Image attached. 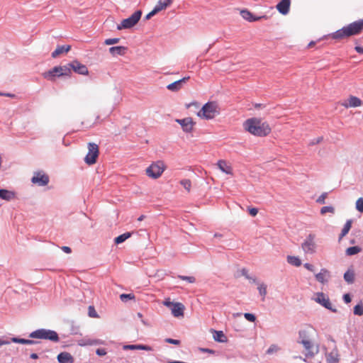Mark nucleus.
<instances>
[{"instance_id": "obj_12", "label": "nucleus", "mask_w": 363, "mask_h": 363, "mask_svg": "<svg viewBox=\"0 0 363 363\" xmlns=\"http://www.w3.org/2000/svg\"><path fill=\"white\" fill-rule=\"evenodd\" d=\"M31 182L38 186H43L49 183V177L42 171L36 172L34 173Z\"/></svg>"}, {"instance_id": "obj_27", "label": "nucleus", "mask_w": 363, "mask_h": 363, "mask_svg": "<svg viewBox=\"0 0 363 363\" xmlns=\"http://www.w3.org/2000/svg\"><path fill=\"white\" fill-rule=\"evenodd\" d=\"M127 48L124 46H115L109 48V52L113 55H123Z\"/></svg>"}, {"instance_id": "obj_50", "label": "nucleus", "mask_w": 363, "mask_h": 363, "mask_svg": "<svg viewBox=\"0 0 363 363\" xmlns=\"http://www.w3.org/2000/svg\"><path fill=\"white\" fill-rule=\"evenodd\" d=\"M244 317L250 322H255L256 320L255 315L252 313H245Z\"/></svg>"}, {"instance_id": "obj_29", "label": "nucleus", "mask_w": 363, "mask_h": 363, "mask_svg": "<svg viewBox=\"0 0 363 363\" xmlns=\"http://www.w3.org/2000/svg\"><path fill=\"white\" fill-rule=\"evenodd\" d=\"M298 342L301 343V345H303V346L307 351L308 353L306 355H308V354H311V356L313 355V353L311 352V350L313 348V345L310 339H303L301 340H299Z\"/></svg>"}, {"instance_id": "obj_46", "label": "nucleus", "mask_w": 363, "mask_h": 363, "mask_svg": "<svg viewBox=\"0 0 363 363\" xmlns=\"http://www.w3.org/2000/svg\"><path fill=\"white\" fill-rule=\"evenodd\" d=\"M279 350V347L277 345H271L270 347L267 350V354H272L274 352H277Z\"/></svg>"}, {"instance_id": "obj_25", "label": "nucleus", "mask_w": 363, "mask_h": 363, "mask_svg": "<svg viewBox=\"0 0 363 363\" xmlns=\"http://www.w3.org/2000/svg\"><path fill=\"white\" fill-rule=\"evenodd\" d=\"M124 350H143L146 351H152V348L146 345H127L123 347Z\"/></svg>"}, {"instance_id": "obj_23", "label": "nucleus", "mask_w": 363, "mask_h": 363, "mask_svg": "<svg viewBox=\"0 0 363 363\" xmlns=\"http://www.w3.org/2000/svg\"><path fill=\"white\" fill-rule=\"evenodd\" d=\"M0 198L7 201H11L16 198V193L7 189H0Z\"/></svg>"}, {"instance_id": "obj_39", "label": "nucleus", "mask_w": 363, "mask_h": 363, "mask_svg": "<svg viewBox=\"0 0 363 363\" xmlns=\"http://www.w3.org/2000/svg\"><path fill=\"white\" fill-rule=\"evenodd\" d=\"M180 184L188 192L190 191L191 188V182L189 179H182L180 181Z\"/></svg>"}, {"instance_id": "obj_8", "label": "nucleus", "mask_w": 363, "mask_h": 363, "mask_svg": "<svg viewBox=\"0 0 363 363\" xmlns=\"http://www.w3.org/2000/svg\"><path fill=\"white\" fill-rule=\"evenodd\" d=\"M315 235L310 233L301 244V248L305 254L313 255L316 252Z\"/></svg>"}, {"instance_id": "obj_38", "label": "nucleus", "mask_w": 363, "mask_h": 363, "mask_svg": "<svg viewBox=\"0 0 363 363\" xmlns=\"http://www.w3.org/2000/svg\"><path fill=\"white\" fill-rule=\"evenodd\" d=\"M361 251V248L358 246L348 247L346 250V255L348 256L354 255Z\"/></svg>"}, {"instance_id": "obj_20", "label": "nucleus", "mask_w": 363, "mask_h": 363, "mask_svg": "<svg viewBox=\"0 0 363 363\" xmlns=\"http://www.w3.org/2000/svg\"><path fill=\"white\" fill-rule=\"evenodd\" d=\"M189 79V77H184L182 79H179L172 84H168L167 86V88L168 90L171 91H177L182 89L183 84L186 82Z\"/></svg>"}, {"instance_id": "obj_55", "label": "nucleus", "mask_w": 363, "mask_h": 363, "mask_svg": "<svg viewBox=\"0 0 363 363\" xmlns=\"http://www.w3.org/2000/svg\"><path fill=\"white\" fill-rule=\"evenodd\" d=\"M158 11L154 8L152 11H150L149 13H147L145 16V18L147 20L151 18L153 16H155L156 13H157Z\"/></svg>"}, {"instance_id": "obj_47", "label": "nucleus", "mask_w": 363, "mask_h": 363, "mask_svg": "<svg viewBox=\"0 0 363 363\" xmlns=\"http://www.w3.org/2000/svg\"><path fill=\"white\" fill-rule=\"evenodd\" d=\"M328 197V193H323L316 200V202L320 204H324L325 203V199Z\"/></svg>"}, {"instance_id": "obj_52", "label": "nucleus", "mask_w": 363, "mask_h": 363, "mask_svg": "<svg viewBox=\"0 0 363 363\" xmlns=\"http://www.w3.org/2000/svg\"><path fill=\"white\" fill-rule=\"evenodd\" d=\"M165 342L170 343V344L176 345H178L180 344V341L179 340H175V339H172V338L165 339Z\"/></svg>"}, {"instance_id": "obj_45", "label": "nucleus", "mask_w": 363, "mask_h": 363, "mask_svg": "<svg viewBox=\"0 0 363 363\" xmlns=\"http://www.w3.org/2000/svg\"><path fill=\"white\" fill-rule=\"evenodd\" d=\"M356 209L360 212L363 213V198H359L356 201Z\"/></svg>"}, {"instance_id": "obj_58", "label": "nucleus", "mask_w": 363, "mask_h": 363, "mask_svg": "<svg viewBox=\"0 0 363 363\" xmlns=\"http://www.w3.org/2000/svg\"><path fill=\"white\" fill-rule=\"evenodd\" d=\"M303 266H304V267L306 269H308V270H309L311 272H313L314 271V266L313 264H311L305 263Z\"/></svg>"}, {"instance_id": "obj_1", "label": "nucleus", "mask_w": 363, "mask_h": 363, "mask_svg": "<svg viewBox=\"0 0 363 363\" xmlns=\"http://www.w3.org/2000/svg\"><path fill=\"white\" fill-rule=\"evenodd\" d=\"M243 128L250 134L257 137L268 135L272 129L267 122L259 118H250L243 123Z\"/></svg>"}, {"instance_id": "obj_5", "label": "nucleus", "mask_w": 363, "mask_h": 363, "mask_svg": "<svg viewBox=\"0 0 363 363\" xmlns=\"http://www.w3.org/2000/svg\"><path fill=\"white\" fill-rule=\"evenodd\" d=\"M29 337L48 340L54 342H57L60 340L58 334L55 331L44 328L38 329L30 333Z\"/></svg>"}, {"instance_id": "obj_28", "label": "nucleus", "mask_w": 363, "mask_h": 363, "mask_svg": "<svg viewBox=\"0 0 363 363\" xmlns=\"http://www.w3.org/2000/svg\"><path fill=\"white\" fill-rule=\"evenodd\" d=\"M71 48L70 45H62L58 46L52 52V57L53 58L57 57L60 55L62 54L63 52H67L69 51Z\"/></svg>"}, {"instance_id": "obj_36", "label": "nucleus", "mask_w": 363, "mask_h": 363, "mask_svg": "<svg viewBox=\"0 0 363 363\" xmlns=\"http://www.w3.org/2000/svg\"><path fill=\"white\" fill-rule=\"evenodd\" d=\"M257 289L259 295L262 296V301H264L267 294V285L264 283L258 284Z\"/></svg>"}, {"instance_id": "obj_35", "label": "nucleus", "mask_w": 363, "mask_h": 363, "mask_svg": "<svg viewBox=\"0 0 363 363\" xmlns=\"http://www.w3.org/2000/svg\"><path fill=\"white\" fill-rule=\"evenodd\" d=\"M131 236L130 233H125L115 238V243L116 244H121L125 241L127 239H128Z\"/></svg>"}, {"instance_id": "obj_7", "label": "nucleus", "mask_w": 363, "mask_h": 363, "mask_svg": "<svg viewBox=\"0 0 363 363\" xmlns=\"http://www.w3.org/2000/svg\"><path fill=\"white\" fill-rule=\"evenodd\" d=\"M142 16V11L138 10L135 11L129 18L123 19L120 24L117 26V29H129L135 26L140 21Z\"/></svg>"}, {"instance_id": "obj_42", "label": "nucleus", "mask_w": 363, "mask_h": 363, "mask_svg": "<svg viewBox=\"0 0 363 363\" xmlns=\"http://www.w3.org/2000/svg\"><path fill=\"white\" fill-rule=\"evenodd\" d=\"M178 278L182 279V280L186 281H188L189 283H191V284L194 283L196 281V278L194 277H192V276L179 275Z\"/></svg>"}, {"instance_id": "obj_3", "label": "nucleus", "mask_w": 363, "mask_h": 363, "mask_svg": "<svg viewBox=\"0 0 363 363\" xmlns=\"http://www.w3.org/2000/svg\"><path fill=\"white\" fill-rule=\"evenodd\" d=\"M219 113L220 108L218 103L216 101H208L202 106L197 116L202 119L211 120Z\"/></svg>"}, {"instance_id": "obj_19", "label": "nucleus", "mask_w": 363, "mask_h": 363, "mask_svg": "<svg viewBox=\"0 0 363 363\" xmlns=\"http://www.w3.org/2000/svg\"><path fill=\"white\" fill-rule=\"evenodd\" d=\"M185 307L182 303L177 302L172 308L171 311L172 315L176 318L184 316V311Z\"/></svg>"}, {"instance_id": "obj_34", "label": "nucleus", "mask_w": 363, "mask_h": 363, "mask_svg": "<svg viewBox=\"0 0 363 363\" xmlns=\"http://www.w3.org/2000/svg\"><path fill=\"white\" fill-rule=\"evenodd\" d=\"M351 227H352V220H347V222L345 223L343 228L342 229L341 233L340 235V237H339L340 240L348 233Z\"/></svg>"}, {"instance_id": "obj_61", "label": "nucleus", "mask_w": 363, "mask_h": 363, "mask_svg": "<svg viewBox=\"0 0 363 363\" xmlns=\"http://www.w3.org/2000/svg\"><path fill=\"white\" fill-rule=\"evenodd\" d=\"M11 341H9V340L0 339V347L5 345H9Z\"/></svg>"}, {"instance_id": "obj_59", "label": "nucleus", "mask_w": 363, "mask_h": 363, "mask_svg": "<svg viewBox=\"0 0 363 363\" xmlns=\"http://www.w3.org/2000/svg\"><path fill=\"white\" fill-rule=\"evenodd\" d=\"M199 350L203 352H207V353H209V354H215V351L211 350V349H208V348H199Z\"/></svg>"}, {"instance_id": "obj_51", "label": "nucleus", "mask_w": 363, "mask_h": 363, "mask_svg": "<svg viewBox=\"0 0 363 363\" xmlns=\"http://www.w3.org/2000/svg\"><path fill=\"white\" fill-rule=\"evenodd\" d=\"M298 335H299L300 340H301L303 339H309V337L307 335V333L305 330L299 331Z\"/></svg>"}, {"instance_id": "obj_44", "label": "nucleus", "mask_w": 363, "mask_h": 363, "mask_svg": "<svg viewBox=\"0 0 363 363\" xmlns=\"http://www.w3.org/2000/svg\"><path fill=\"white\" fill-rule=\"evenodd\" d=\"M334 212H335V208L333 206H323L320 209V213L322 215H324L326 213H334Z\"/></svg>"}, {"instance_id": "obj_30", "label": "nucleus", "mask_w": 363, "mask_h": 363, "mask_svg": "<svg viewBox=\"0 0 363 363\" xmlns=\"http://www.w3.org/2000/svg\"><path fill=\"white\" fill-rule=\"evenodd\" d=\"M213 339L218 342H227V337L221 330H213Z\"/></svg>"}, {"instance_id": "obj_9", "label": "nucleus", "mask_w": 363, "mask_h": 363, "mask_svg": "<svg viewBox=\"0 0 363 363\" xmlns=\"http://www.w3.org/2000/svg\"><path fill=\"white\" fill-rule=\"evenodd\" d=\"M99 150L98 145L94 143H89L88 153L84 158L85 162L89 165L95 164L99 157Z\"/></svg>"}, {"instance_id": "obj_31", "label": "nucleus", "mask_w": 363, "mask_h": 363, "mask_svg": "<svg viewBox=\"0 0 363 363\" xmlns=\"http://www.w3.org/2000/svg\"><path fill=\"white\" fill-rule=\"evenodd\" d=\"M9 341H11V342L20 343L23 345H33L35 343L34 340L19 337H11L10 340H9Z\"/></svg>"}, {"instance_id": "obj_53", "label": "nucleus", "mask_w": 363, "mask_h": 363, "mask_svg": "<svg viewBox=\"0 0 363 363\" xmlns=\"http://www.w3.org/2000/svg\"><path fill=\"white\" fill-rule=\"evenodd\" d=\"M322 140H323V137H318V138H315V139L312 140L309 143V145H314L318 144V143H320Z\"/></svg>"}, {"instance_id": "obj_21", "label": "nucleus", "mask_w": 363, "mask_h": 363, "mask_svg": "<svg viewBox=\"0 0 363 363\" xmlns=\"http://www.w3.org/2000/svg\"><path fill=\"white\" fill-rule=\"evenodd\" d=\"M77 344L79 346H87V345H96L103 344V342L98 339H91L84 337L77 341Z\"/></svg>"}, {"instance_id": "obj_13", "label": "nucleus", "mask_w": 363, "mask_h": 363, "mask_svg": "<svg viewBox=\"0 0 363 363\" xmlns=\"http://www.w3.org/2000/svg\"><path fill=\"white\" fill-rule=\"evenodd\" d=\"M67 66L70 69L72 68L74 70V72L77 74L86 75L89 73L88 68L86 67V66L80 63L77 60L72 62L71 63L68 64Z\"/></svg>"}, {"instance_id": "obj_57", "label": "nucleus", "mask_w": 363, "mask_h": 363, "mask_svg": "<svg viewBox=\"0 0 363 363\" xmlns=\"http://www.w3.org/2000/svg\"><path fill=\"white\" fill-rule=\"evenodd\" d=\"M258 213V210L257 208H249V213L252 216H255Z\"/></svg>"}, {"instance_id": "obj_11", "label": "nucleus", "mask_w": 363, "mask_h": 363, "mask_svg": "<svg viewBox=\"0 0 363 363\" xmlns=\"http://www.w3.org/2000/svg\"><path fill=\"white\" fill-rule=\"evenodd\" d=\"M175 121L181 125L182 130L186 133H191L196 124L191 117H186L182 119H175Z\"/></svg>"}, {"instance_id": "obj_40", "label": "nucleus", "mask_w": 363, "mask_h": 363, "mask_svg": "<svg viewBox=\"0 0 363 363\" xmlns=\"http://www.w3.org/2000/svg\"><path fill=\"white\" fill-rule=\"evenodd\" d=\"M354 314L357 315H363V305L362 303H359L354 307Z\"/></svg>"}, {"instance_id": "obj_26", "label": "nucleus", "mask_w": 363, "mask_h": 363, "mask_svg": "<svg viewBox=\"0 0 363 363\" xmlns=\"http://www.w3.org/2000/svg\"><path fill=\"white\" fill-rule=\"evenodd\" d=\"M172 1L173 0H159L154 8L160 12L169 6Z\"/></svg>"}, {"instance_id": "obj_17", "label": "nucleus", "mask_w": 363, "mask_h": 363, "mask_svg": "<svg viewBox=\"0 0 363 363\" xmlns=\"http://www.w3.org/2000/svg\"><path fill=\"white\" fill-rule=\"evenodd\" d=\"M291 0H281L277 5V9L282 15H286L289 12Z\"/></svg>"}, {"instance_id": "obj_14", "label": "nucleus", "mask_w": 363, "mask_h": 363, "mask_svg": "<svg viewBox=\"0 0 363 363\" xmlns=\"http://www.w3.org/2000/svg\"><path fill=\"white\" fill-rule=\"evenodd\" d=\"M362 105V100L357 96H350L347 99L341 102V106L345 108L359 107Z\"/></svg>"}, {"instance_id": "obj_15", "label": "nucleus", "mask_w": 363, "mask_h": 363, "mask_svg": "<svg viewBox=\"0 0 363 363\" xmlns=\"http://www.w3.org/2000/svg\"><path fill=\"white\" fill-rule=\"evenodd\" d=\"M315 277L318 282L325 284L329 281L331 275L329 270L325 268H322L320 272L315 275Z\"/></svg>"}, {"instance_id": "obj_41", "label": "nucleus", "mask_w": 363, "mask_h": 363, "mask_svg": "<svg viewBox=\"0 0 363 363\" xmlns=\"http://www.w3.org/2000/svg\"><path fill=\"white\" fill-rule=\"evenodd\" d=\"M120 299L122 301L125 302L128 299H129V300L135 299V296L133 294H122L120 295Z\"/></svg>"}, {"instance_id": "obj_24", "label": "nucleus", "mask_w": 363, "mask_h": 363, "mask_svg": "<svg viewBox=\"0 0 363 363\" xmlns=\"http://www.w3.org/2000/svg\"><path fill=\"white\" fill-rule=\"evenodd\" d=\"M326 360L328 363H338L339 354L337 350H332L326 354Z\"/></svg>"}, {"instance_id": "obj_2", "label": "nucleus", "mask_w": 363, "mask_h": 363, "mask_svg": "<svg viewBox=\"0 0 363 363\" xmlns=\"http://www.w3.org/2000/svg\"><path fill=\"white\" fill-rule=\"evenodd\" d=\"M363 30V19L354 21L341 29L334 32L331 36L333 39L341 40L359 34Z\"/></svg>"}, {"instance_id": "obj_33", "label": "nucleus", "mask_w": 363, "mask_h": 363, "mask_svg": "<svg viewBox=\"0 0 363 363\" xmlns=\"http://www.w3.org/2000/svg\"><path fill=\"white\" fill-rule=\"evenodd\" d=\"M344 279L348 284H352L354 281V272L352 269H348L344 274Z\"/></svg>"}, {"instance_id": "obj_6", "label": "nucleus", "mask_w": 363, "mask_h": 363, "mask_svg": "<svg viewBox=\"0 0 363 363\" xmlns=\"http://www.w3.org/2000/svg\"><path fill=\"white\" fill-rule=\"evenodd\" d=\"M166 169V165L162 160L152 162L145 170L146 174L152 179H156L161 177Z\"/></svg>"}, {"instance_id": "obj_43", "label": "nucleus", "mask_w": 363, "mask_h": 363, "mask_svg": "<svg viewBox=\"0 0 363 363\" xmlns=\"http://www.w3.org/2000/svg\"><path fill=\"white\" fill-rule=\"evenodd\" d=\"M242 275H243L247 279L251 281L253 283H256L257 279L255 277H252L248 274V272L246 269H242L241 271Z\"/></svg>"}, {"instance_id": "obj_4", "label": "nucleus", "mask_w": 363, "mask_h": 363, "mask_svg": "<svg viewBox=\"0 0 363 363\" xmlns=\"http://www.w3.org/2000/svg\"><path fill=\"white\" fill-rule=\"evenodd\" d=\"M71 69L67 65L56 66L42 74L43 77L48 81L54 82L56 77L69 76Z\"/></svg>"}, {"instance_id": "obj_10", "label": "nucleus", "mask_w": 363, "mask_h": 363, "mask_svg": "<svg viewBox=\"0 0 363 363\" xmlns=\"http://www.w3.org/2000/svg\"><path fill=\"white\" fill-rule=\"evenodd\" d=\"M315 301L323 306L324 308L336 313L337 310L333 308L332 303L330 301L329 297L323 292H318L315 294Z\"/></svg>"}, {"instance_id": "obj_60", "label": "nucleus", "mask_w": 363, "mask_h": 363, "mask_svg": "<svg viewBox=\"0 0 363 363\" xmlns=\"http://www.w3.org/2000/svg\"><path fill=\"white\" fill-rule=\"evenodd\" d=\"M176 303H174V302H171L169 300H167L164 302V305L166 306L167 307L171 309V308Z\"/></svg>"}, {"instance_id": "obj_63", "label": "nucleus", "mask_w": 363, "mask_h": 363, "mask_svg": "<svg viewBox=\"0 0 363 363\" xmlns=\"http://www.w3.org/2000/svg\"><path fill=\"white\" fill-rule=\"evenodd\" d=\"M354 50H355L358 53L363 54V47H361V46H356V47L354 48Z\"/></svg>"}, {"instance_id": "obj_48", "label": "nucleus", "mask_w": 363, "mask_h": 363, "mask_svg": "<svg viewBox=\"0 0 363 363\" xmlns=\"http://www.w3.org/2000/svg\"><path fill=\"white\" fill-rule=\"evenodd\" d=\"M120 41V38H108L105 40L104 43L106 45H113L116 44Z\"/></svg>"}, {"instance_id": "obj_64", "label": "nucleus", "mask_w": 363, "mask_h": 363, "mask_svg": "<svg viewBox=\"0 0 363 363\" xmlns=\"http://www.w3.org/2000/svg\"><path fill=\"white\" fill-rule=\"evenodd\" d=\"M30 357L33 359H37L38 358V355L36 353H32L30 354Z\"/></svg>"}, {"instance_id": "obj_56", "label": "nucleus", "mask_w": 363, "mask_h": 363, "mask_svg": "<svg viewBox=\"0 0 363 363\" xmlns=\"http://www.w3.org/2000/svg\"><path fill=\"white\" fill-rule=\"evenodd\" d=\"M343 300L346 303H349L351 302V296L349 294H345L343 296Z\"/></svg>"}, {"instance_id": "obj_54", "label": "nucleus", "mask_w": 363, "mask_h": 363, "mask_svg": "<svg viewBox=\"0 0 363 363\" xmlns=\"http://www.w3.org/2000/svg\"><path fill=\"white\" fill-rule=\"evenodd\" d=\"M96 353L99 356H104L106 354L107 352L105 349L99 348L96 350Z\"/></svg>"}, {"instance_id": "obj_62", "label": "nucleus", "mask_w": 363, "mask_h": 363, "mask_svg": "<svg viewBox=\"0 0 363 363\" xmlns=\"http://www.w3.org/2000/svg\"><path fill=\"white\" fill-rule=\"evenodd\" d=\"M62 250L63 252H65V253H67V254L71 253V252H72L71 248L67 246L62 247Z\"/></svg>"}, {"instance_id": "obj_18", "label": "nucleus", "mask_w": 363, "mask_h": 363, "mask_svg": "<svg viewBox=\"0 0 363 363\" xmlns=\"http://www.w3.org/2000/svg\"><path fill=\"white\" fill-rule=\"evenodd\" d=\"M240 15L241 16L245 19V20H247L250 22H253V21H259L262 18H264V19H267V17L266 16H257V17H255L253 16V14L247 11V10H242L240 11Z\"/></svg>"}, {"instance_id": "obj_32", "label": "nucleus", "mask_w": 363, "mask_h": 363, "mask_svg": "<svg viewBox=\"0 0 363 363\" xmlns=\"http://www.w3.org/2000/svg\"><path fill=\"white\" fill-rule=\"evenodd\" d=\"M286 259L288 263L292 266L300 267L301 265V260L298 257L289 255Z\"/></svg>"}, {"instance_id": "obj_16", "label": "nucleus", "mask_w": 363, "mask_h": 363, "mask_svg": "<svg viewBox=\"0 0 363 363\" xmlns=\"http://www.w3.org/2000/svg\"><path fill=\"white\" fill-rule=\"evenodd\" d=\"M216 164H217L218 168L223 173H225L226 174L231 175V176L233 174V167H232L231 164L229 162H228L226 160H219L217 162Z\"/></svg>"}, {"instance_id": "obj_37", "label": "nucleus", "mask_w": 363, "mask_h": 363, "mask_svg": "<svg viewBox=\"0 0 363 363\" xmlns=\"http://www.w3.org/2000/svg\"><path fill=\"white\" fill-rule=\"evenodd\" d=\"M100 116L99 115L94 116V121H93L92 119L88 118L87 121H83L82 125H85L86 128H89L92 127L94 124L98 123V121L99 120Z\"/></svg>"}, {"instance_id": "obj_22", "label": "nucleus", "mask_w": 363, "mask_h": 363, "mask_svg": "<svg viewBox=\"0 0 363 363\" xmlns=\"http://www.w3.org/2000/svg\"><path fill=\"white\" fill-rule=\"evenodd\" d=\"M57 360L60 363H73L74 358L67 352H62L57 355Z\"/></svg>"}, {"instance_id": "obj_49", "label": "nucleus", "mask_w": 363, "mask_h": 363, "mask_svg": "<svg viewBox=\"0 0 363 363\" xmlns=\"http://www.w3.org/2000/svg\"><path fill=\"white\" fill-rule=\"evenodd\" d=\"M89 315L91 318H97L98 314L92 306H89Z\"/></svg>"}]
</instances>
